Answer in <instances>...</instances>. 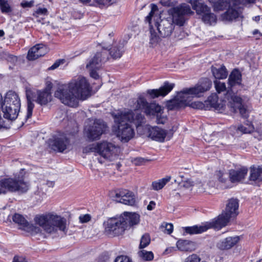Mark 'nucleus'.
I'll return each mask as SVG.
<instances>
[{
    "mask_svg": "<svg viewBox=\"0 0 262 262\" xmlns=\"http://www.w3.org/2000/svg\"><path fill=\"white\" fill-rule=\"evenodd\" d=\"M45 17H40L39 19H37V21L38 23H40L42 25H44L45 24H47V25L49 24V21L45 20Z\"/></svg>",
    "mask_w": 262,
    "mask_h": 262,
    "instance_id": "e2e57ef3",
    "label": "nucleus"
},
{
    "mask_svg": "<svg viewBox=\"0 0 262 262\" xmlns=\"http://www.w3.org/2000/svg\"><path fill=\"white\" fill-rule=\"evenodd\" d=\"M150 243V237L148 234H144L141 237L139 245L140 249L146 247Z\"/></svg>",
    "mask_w": 262,
    "mask_h": 262,
    "instance_id": "ea45409f",
    "label": "nucleus"
},
{
    "mask_svg": "<svg viewBox=\"0 0 262 262\" xmlns=\"http://www.w3.org/2000/svg\"><path fill=\"white\" fill-rule=\"evenodd\" d=\"M177 247L182 251H191L195 248L194 243L188 240L179 239L177 243Z\"/></svg>",
    "mask_w": 262,
    "mask_h": 262,
    "instance_id": "2f4dec72",
    "label": "nucleus"
},
{
    "mask_svg": "<svg viewBox=\"0 0 262 262\" xmlns=\"http://www.w3.org/2000/svg\"><path fill=\"white\" fill-rule=\"evenodd\" d=\"M0 186L3 191L26 192L29 189V185L25 182L23 178H7L2 179L0 182Z\"/></svg>",
    "mask_w": 262,
    "mask_h": 262,
    "instance_id": "f8f14e48",
    "label": "nucleus"
},
{
    "mask_svg": "<svg viewBox=\"0 0 262 262\" xmlns=\"http://www.w3.org/2000/svg\"><path fill=\"white\" fill-rule=\"evenodd\" d=\"M239 201L237 199L231 198L228 201L225 210L219 215L217 219L212 222L213 228L220 229L227 225L231 221L233 220L238 215Z\"/></svg>",
    "mask_w": 262,
    "mask_h": 262,
    "instance_id": "6e6552de",
    "label": "nucleus"
},
{
    "mask_svg": "<svg viewBox=\"0 0 262 262\" xmlns=\"http://www.w3.org/2000/svg\"><path fill=\"white\" fill-rule=\"evenodd\" d=\"M4 35V32L3 30H0V37L3 36Z\"/></svg>",
    "mask_w": 262,
    "mask_h": 262,
    "instance_id": "774afa93",
    "label": "nucleus"
},
{
    "mask_svg": "<svg viewBox=\"0 0 262 262\" xmlns=\"http://www.w3.org/2000/svg\"><path fill=\"white\" fill-rule=\"evenodd\" d=\"M207 26L215 25L217 22V17H198Z\"/></svg>",
    "mask_w": 262,
    "mask_h": 262,
    "instance_id": "a19ab883",
    "label": "nucleus"
},
{
    "mask_svg": "<svg viewBox=\"0 0 262 262\" xmlns=\"http://www.w3.org/2000/svg\"><path fill=\"white\" fill-rule=\"evenodd\" d=\"M0 8L3 13L7 14H9L12 11L8 0H0Z\"/></svg>",
    "mask_w": 262,
    "mask_h": 262,
    "instance_id": "e433bc0d",
    "label": "nucleus"
},
{
    "mask_svg": "<svg viewBox=\"0 0 262 262\" xmlns=\"http://www.w3.org/2000/svg\"><path fill=\"white\" fill-rule=\"evenodd\" d=\"M115 262H132V260L126 256H119L115 259Z\"/></svg>",
    "mask_w": 262,
    "mask_h": 262,
    "instance_id": "8fccbe9b",
    "label": "nucleus"
},
{
    "mask_svg": "<svg viewBox=\"0 0 262 262\" xmlns=\"http://www.w3.org/2000/svg\"><path fill=\"white\" fill-rule=\"evenodd\" d=\"M191 105H192V107H193V108L202 109L205 106L206 104H205V103H203L200 102H195L194 103H192Z\"/></svg>",
    "mask_w": 262,
    "mask_h": 262,
    "instance_id": "5fc2aeb1",
    "label": "nucleus"
},
{
    "mask_svg": "<svg viewBox=\"0 0 262 262\" xmlns=\"http://www.w3.org/2000/svg\"><path fill=\"white\" fill-rule=\"evenodd\" d=\"M239 239L238 236L228 237L218 243L217 247L222 250L229 249L235 245Z\"/></svg>",
    "mask_w": 262,
    "mask_h": 262,
    "instance_id": "cd10ccee",
    "label": "nucleus"
},
{
    "mask_svg": "<svg viewBox=\"0 0 262 262\" xmlns=\"http://www.w3.org/2000/svg\"><path fill=\"white\" fill-rule=\"evenodd\" d=\"M233 104L232 107L235 112L239 111L240 114L243 118H247L248 117V112L247 110L242 104V99L238 96H234L232 98Z\"/></svg>",
    "mask_w": 262,
    "mask_h": 262,
    "instance_id": "393cba45",
    "label": "nucleus"
},
{
    "mask_svg": "<svg viewBox=\"0 0 262 262\" xmlns=\"http://www.w3.org/2000/svg\"><path fill=\"white\" fill-rule=\"evenodd\" d=\"M218 96L216 94H212L205 101L207 108H214L215 110H220L222 108V104L218 102Z\"/></svg>",
    "mask_w": 262,
    "mask_h": 262,
    "instance_id": "7c9ffc66",
    "label": "nucleus"
},
{
    "mask_svg": "<svg viewBox=\"0 0 262 262\" xmlns=\"http://www.w3.org/2000/svg\"><path fill=\"white\" fill-rule=\"evenodd\" d=\"M170 180V177L163 178L158 181L153 182L152 183V189L155 190L161 189Z\"/></svg>",
    "mask_w": 262,
    "mask_h": 262,
    "instance_id": "f704fd0d",
    "label": "nucleus"
},
{
    "mask_svg": "<svg viewBox=\"0 0 262 262\" xmlns=\"http://www.w3.org/2000/svg\"><path fill=\"white\" fill-rule=\"evenodd\" d=\"M83 152L85 154H88L90 152L98 153V144L97 145L92 144L85 147L83 149Z\"/></svg>",
    "mask_w": 262,
    "mask_h": 262,
    "instance_id": "79ce46f5",
    "label": "nucleus"
},
{
    "mask_svg": "<svg viewBox=\"0 0 262 262\" xmlns=\"http://www.w3.org/2000/svg\"><path fill=\"white\" fill-rule=\"evenodd\" d=\"M17 57L15 56H13L12 55H9L7 58L8 61L13 63H15L17 61Z\"/></svg>",
    "mask_w": 262,
    "mask_h": 262,
    "instance_id": "13d9d810",
    "label": "nucleus"
},
{
    "mask_svg": "<svg viewBox=\"0 0 262 262\" xmlns=\"http://www.w3.org/2000/svg\"><path fill=\"white\" fill-rule=\"evenodd\" d=\"M20 105L18 94L13 91H9L1 104L4 118L11 121L15 120L20 111Z\"/></svg>",
    "mask_w": 262,
    "mask_h": 262,
    "instance_id": "0eeeda50",
    "label": "nucleus"
},
{
    "mask_svg": "<svg viewBox=\"0 0 262 262\" xmlns=\"http://www.w3.org/2000/svg\"><path fill=\"white\" fill-rule=\"evenodd\" d=\"M211 85L212 82L209 78L201 79L194 87L186 88L178 92L175 99L168 103V108L171 110H174L188 105L190 96L199 97L202 93L209 90Z\"/></svg>",
    "mask_w": 262,
    "mask_h": 262,
    "instance_id": "7ed1b4c3",
    "label": "nucleus"
},
{
    "mask_svg": "<svg viewBox=\"0 0 262 262\" xmlns=\"http://www.w3.org/2000/svg\"><path fill=\"white\" fill-rule=\"evenodd\" d=\"M139 256L144 260H151L154 258V254L151 251H147L145 250H142L138 252Z\"/></svg>",
    "mask_w": 262,
    "mask_h": 262,
    "instance_id": "4c0bfd02",
    "label": "nucleus"
},
{
    "mask_svg": "<svg viewBox=\"0 0 262 262\" xmlns=\"http://www.w3.org/2000/svg\"><path fill=\"white\" fill-rule=\"evenodd\" d=\"M118 150V147L111 142L103 141L98 144V153L105 159L111 160L114 155H117Z\"/></svg>",
    "mask_w": 262,
    "mask_h": 262,
    "instance_id": "dca6fc26",
    "label": "nucleus"
},
{
    "mask_svg": "<svg viewBox=\"0 0 262 262\" xmlns=\"http://www.w3.org/2000/svg\"><path fill=\"white\" fill-rule=\"evenodd\" d=\"M248 172V169L242 167L237 170L231 169L229 171V178L232 183L239 182L243 180Z\"/></svg>",
    "mask_w": 262,
    "mask_h": 262,
    "instance_id": "b1692460",
    "label": "nucleus"
},
{
    "mask_svg": "<svg viewBox=\"0 0 262 262\" xmlns=\"http://www.w3.org/2000/svg\"><path fill=\"white\" fill-rule=\"evenodd\" d=\"M106 125L101 119L90 120L85 126L84 133L87 138L90 141L99 140L101 136L105 132Z\"/></svg>",
    "mask_w": 262,
    "mask_h": 262,
    "instance_id": "9b49d317",
    "label": "nucleus"
},
{
    "mask_svg": "<svg viewBox=\"0 0 262 262\" xmlns=\"http://www.w3.org/2000/svg\"><path fill=\"white\" fill-rule=\"evenodd\" d=\"M82 3H89L91 0H80ZM99 5L109 6L113 3L112 0H95Z\"/></svg>",
    "mask_w": 262,
    "mask_h": 262,
    "instance_id": "c03bdc74",
    "label": "nucleus"
},
{
    "mask_svg": "<svg viewBox=\"0 0 262 262\" xmlns=\"http://www.w3.org/2000/svg\"><path fill=\"white\" fill-rule=\"evenodd\" d=\"M13 262H26L25 259L23 257L17 256H14L13 258Z\"/></svg>",
    "mask_w": 262,
    "mask_h": 262,
    "instance_id": "052dcab7",
    "label": "nucleus"
},
{
    "mask_svg": "<svg viewBox=\"0 0 262 262\" xmlns=\"http://www.w3.org/2000/svg\"><path fill=\"white\" fill-rule=\"evenodd\" d=\"M34 4H35V1L34 0H31V1H23L21 3H20V6L24 8V9H28V8H32V7L34 6Z\"/></svg>",
    "mask_w": 262,
    "mask_h": 262,
    "instance_id": "a18cd8bd",
    "label": "nucleus"
},
{
    "mask_svg": "<svg viewBox=\"0 0 262 262\" xmlns=\"http://www.w3.org/2000/svg\"><path fill=\"white\" fill-rule=\"evenodd\" d=\"M213 227L212 222L208 225L202 226H193L191 227H186L183 228L185 232L189 234H200L207 231L209 228Z\"/></svg>",
    "mask_w": 262,
    "mask_h": 262,
    "instance_id": "a878e982",
    "label": "nucleus"
},
{
    "mask_svg": "<svg viewBox=\"0 0 262 262\" xmlns=\"http://www.w3.org/2000/svg\"><path fill=\"white\" fill-rule=\"evenodd\" d=\"M262 174V167L258 166L255 167L254 166L251 167L250 168V180L251 181H256L260 178V177Z\"/></svg>",
    "mask_w": 262,
    "mask_h": 262,
    "instance_id": "72a5a7b5",
    "label": "nucleus"
},
{
    "mask_svg": "<svg viewBox=\"0 0 262 262\" xmlns=\"http://www.w3.org/2000/svg\"><path fill=\"white\" fill-rule=\"evenodd\" d=\"M150 31L149 43L152 47L156 46L161 40L160 37L155 31V26H151L150 24H148Z\"/></svg>",
    "mask_w": 262,
    "mask_h": 262,
    "instance_id": "473e14b6",
    "label": "nucleus"
},
{
    "mask_svg": "<svg viewBox=\"0 0 262 262\" xmlns=\"http://www.w3.org/2000/svg\"><path fill=\"white\" fill-rule=\"evenodd\" d=\"M29 92L27 93V111L26 116V121L30 118L32 115L33 110L34 107V104L32 101H35L41 105H46L48 102L52 100L51 93L49 90H45L42 91H38L37 92V97H34L30 95Z\"/></svg>",
    "mask_w": 262,
    "mask_h": 262,
    "instance_id": "9d476101",
    "label": "nucleus"
},
{
    "mask_svg": "<svg viewBox=\"0 0 262 262\" xmlns=\"http://www.w3.org/2000/svg\"><path fill=\"white\" fill-rule=\"evenodd\" d=\"M145 22L155 26L161 37H167L171 35L175 25L183 26L185 19V17H145Z\"/></svg>",
    "mask_w": 262,
    "mask_h": 262,
    "instance_id": "20e7f679",
    "label": "nucleus"
},
{
    "mask_svg": "<svg viewBox=\"0 0 262 262\" xmlns=\"http://www.w3.org/2000/svg\"><path fill=\"white\" fill-rule=\"evenodd\" d=\"M148 137L152 140L163 142L167 135V132L158 126L148 128Z\"/></svg>",
    "mask_w": 262,
    "mask_h": 262,
    "instance_id": "aec40b11",
    "label": "nucleus"
},
{
    "mask_svg": "<svg viewBox=\"0 0 262 262\" xmlns=\"http://www.w3.org/2000/svg\"><path fill=\"white\" fill-rule=\"evenodd\" d=\"M128 112H132L134 115V120L129 121V122H134L137 126L141 125L144 122L145 119L144 115L140 113L135 115L132 111H128Z\"/></svg>",
    "mask_w": 262,
    "mask_h": 262,
    "instance_id": "58836bf2",
    "label": "nucleus"
},
{
    "mask_svg": "<svg viewBox=\"0 0 262 262\" xmlns=\"http://www.w3.org/2000/svg\"><path fill=\"white\" fill-rule=\"evenodd\" d=\"M136 109L144 110L147 116H156V121L158 124H164L166 121L165 117L161 116L160 113L162 110L161 107L155 103H148L142 96L138 97L136 102Z\"/></svg>",
    "mask_w": 262,
    "mask_h": 262,
    "instance_id": "1a4fd4ad",
    "label": "nucleus"
},
{
    "mask_svg": "<svg viewBox=\"0 0 262 262\" xmlns=\"http://www.w3.org/2000/svg\"><path fill=\"white\" fill-rule=\"evenodd\" d=\"M90 84L83 77H78L71 80L68 84L60 85L54 93L55 97L64 104L75 107L79 100H84L90 95Z\"/></svg>",
    "mask_w": 262,
    "mask_h": 262,
    "instance_id": "f257e3e1",
    "label": "nucleus"
},
{
    "mask_svg": "<svg viewBox=\"0 0 262 262\" xmlns=\"http://www.w3.org/2000/svg\"><path fill=\"white\" fill-rule=\"evenodd\" d=\"M193 13L190 7L186 4L172 8L168 11L169 15L171 16H183L185 15H192Z\"/></svg>",
    "mask_w": 262,
    "mask_h": 262,
    "instance_id": "6ab92c4d",
    "label": "nucleus"
},
{
    "mask_svg": "<svg viewBox=\"0 0 262 262\" xmlns=\"http://www.w3.org/2000/svg\"><path fill=\"white\" fill-rule=\"evenodd\" d=\"M234 4L232 0H222V1H218L213 4V9L215 11H219L226 9L228 7V9L225 12V16H240L242 12V9L236 5L231 6V4Z\"/></svg>",
    "mask_w": 262,
    "mask_h": 262,
    "instance_id": "4468645a",
    "label": "nucleus"
},
{
    "mask_svg": "<svg viewBox=\"0 0 262 262\" xmlns=\"http://www.w3.org/2000/svg\"><path fill=\"white\" fill-rule=\"evenodd\" d=\"M91 217L90 215L86 214L84 215H80L79 217V221L81 223H87L90 221Z\"/></svg>",
    "mask_w": 262,
    "mask_h": 262,
    "instance_id": "603ef678",
    "label": "nucleus"
},
{
    "mask_svg": "<svg viewBox=\"0 0 262 262\" xmlns=\"http://www.w3.org/2000/svg\"><path fill=\"white\" fill-rule=\"evenodd\" d=\"M115 123L118 125L117 135L121 138L122 142H127L134 136L133 128L127 122L134 120V115L132 112H119L112 114Z\"/></svg>",
    "mask_w": 262,
    "mask_h": 262,
    "instance_id": "423d86ee",
    "label": "nucleus"
},
{
    "mask_svg": "<svg viewBox=\"0 0 262 262\" xmlns=\"http://www.w3.org/2000/svg\"><path fill=\"white\" fill-rule=\"evenodd\" d=\"M214 84L215 89L219 93L225 91L226 89L225 83L224 82H221L216 80L214 81Z\"/></svg>",
    "mask_w": 262,
    "mask_h": 262,
    "instance_id": "37998d69",
    "label": "nucleus"
},
{
    "mask_svg": "<svg viewBox=\"0 0 262 262\" xmlns=\"http://www.w3.org/2000/svg\"><path fill=\"white\" fill-rule=\"evenodd\" d=\"M247 126L243 125H239L237 127V130L244 134H250L253 132L254 127L251 122L248 121L246 123Z\"/></svg>",
    "mask_w": 262,
    "mask_h": 262,
    "instance_id": "c9c22d12",
    "label": "nucleus"
},
{
    "mask_svg": "<svg viewBox=\"0 0 262 262\" xmlns=\"http://www.w3.org/2000/svg\"><path fill=\"white\" fill-rule=\"evenodd\" d=\"M150 11L147 16H154L158 14L159 9L158 6L155 4H151L150 5Z\"/></svg>",
    "mask_w": 262,
    "mask_h": 262,
    "instance_id": "49530a36",
    "label": "nucleus"
},
{
    "mask_svg": "<svg viewBox=\"0 0 262 262\" xmlns=\"http://www.w3.org/2000/svg\"><path fill=\"white\" fill-rule=\"evenodd\" d=\"M160 3L164 6H169L170 4V1L169 0H161Z\"/></svg>",
    "mask_w": 262,
    "mask_h": 262,
    "instance_id": "680f3d73",
    "label": "nucleus"
},
{
    "mask_svg": "<svg viewBox=\"0 0 262 262\" xmlns=\"http://www.w3.org/2000/svg\"><path fill=\"white\" fill-rule=\"evenodd\" d=\"M242 82V74L237 69L232 71L228 78V85L233 87L236 85H240Z\"/></svg>",
    "mask_w": 262,
    "mask_h": 262,
    "instance_id": "c756f323",
    "label": "nucleus"
},
{
    "mask_svg": "<svg viewBox=\"0 0 262 262\" xmlns=\"http://www.w3.org/2000/svg\"><path fill=\"white\" fill-rule=\"evenodd\" d=\"M212 73L215 79H225L228 75L226 67L222 66H212L211 68Z\"/></svg>",
    "mask_w": 262,
    "mask_h": 262,
    "instance_id": "c85d7f7f",
    "label": "nucleus"
},
{
    "mask_svg": "<svg viewBox=\"0 0 262 262\" xmlns=\"http://www.w3.org/2000/svg\"><path fill=\"white\" fill-rule=\"evenodd\" d=\"M165 230L167 234H170L173 231V225L172 224H167L165 226Z\"/></svg>",
    "mask_w": 262,
    "mask_h": 262,
    "instance_id": "4d7b16f0",
    "label": "nucleus"
},
{
    "mask_svg": "<svg viewBox=\"0 0 262 262\" xmlns=\"http://www.w3.org/2000/svg\"><path fill=\"white\" fill-rule=\"evenodd\" d=\"M144 159L141 158H138L135 159L136 164H141L144 161Z\"/></svg>",
    "mask_w": 262,
    "mask_h": 262,
    "instance_id": "0e129e2a",
    "label": "nucleus"
},
{
    "mask_svg": "<svg viewBox=\"0 0 262 262\" xmlns=\"http://www.w3.org/2000/svg\"><path fill=\"white\" fill-rule=\"evenodd\" d=\"M200 258L196 254H193L188 256L184 262H200Z\"/></svg>",
    "mask_w": 262,
    "mask_h": 262,
    "instance_id": "de8ad7c7",
    "label": "nucleus"
},
{
    "mask_svg": "<svg viewBox=\"0 0 262 262\" xmlns=\"http://www.w3.org/2000/svg\"><path fill=\"white\" fill-rule=\"evenodd\" d=\"M115 197L120 198L119 202L125 205L134 206L136 203L134 193L127 190H122L119 192H117Z\"/></svg>",
    "mask_w": 262,
    "mask_h": 262,
    "instance_id": "a211bd4d",
    "label": "nucleus"
},
{
    "mask_svg": "<svg viewBox=\"0 0 262 262\" xmlns=\"http://www.w3.org/2000/svg\"><path fill=\"white\" fill-rule=\"evenodd\" d=\"M124 222L121 216L108 219L104 223L105 232L112 236H118L122 234L126 229V223Z\"/></svg>",
    "mask_w": 262,
    "mask_h": 262,
    "instance_id": "ddd939ff",
    "label": "nucleus"
},
{
    "mask_svg": "<svg viewBox=\"0 0 262 262\" xmlns=\"http://www.w3.org/2000/svg\"><path fill=\"white\" fill-rule=\"evenodd\" d=\"M12 220L15 223L21 226L25 230H34L36 232H38L40 230L39 227H34L32 225H30L25 217L20 214L15 213L12 216Z\"/></svg>",
    "mask_w": 262,
    "mask_h": 262,
    "instance_id": "5701e85b",
    "label": "nucleus"
},
{
    "mask_svg": "<svg viewBox=\"0 0 262 262\" xmlns=\"http://www.w3.org/2000/svg\"><path fill=\"white\" fill-rule=\"evenodd\" d=\"M156 206V203L154 201H150L147 206V209L148 210H152Z\"/></svg>",
    "mask_w": 262,
    "mask_h": 262,
    "instance_id": "bf43d9fd",
    "label": "nucleus"
},
{
    "mask_svg": "<svg viewBox=\"0 0 262 262\" xmlns=\"http://www.w3.org/2000/svg\"><path fill=\"white\" fill-rule=\"evenodd\" d=\"M70 145V140L62 134L49 140V147L54 151L63 152Z\"/></svg>",
    "mask_w": 262,
    "mask_h": 262,
    "instance_id": "2eb2a0df",
    "label": "nucleus"
},
{
    "mask_svg": "<svg viewBox=\"0 0 262 262\" xmlns=\"http://www.w3.org/2000/svg\"><path fill=\"white\" fill-rule=\"evenodd\" d=\"M64 62V59H58L56 60L54 64L49 68V70H53L57 69L61 64L63 63Z\"/></svg>",
    "mask_w": 262,
    "mask_h": 262,
    "instance_id": "3c124183",
    "label": "nucleus"
},
{
    "mask_svg": "<svg viewBox=\"0 0 262 262\" xmlns=\"http://www.w3.org/2000/svg\"><path fill=\"white\" fill-rule=\"evenodd\" d=\"M121 216L126 223V228L128 226L137 225L140 221V215L136 213L124 212Z\"/></svg>",
    "mask_w": 262,
    "mask_h": 262,
    "instance_id": "bb28decb",
    "label": "nucleus"
},
{
    "mask_svg": "<svg viewBox=\"0 0 262 262\" xmlns=\"http://www.w3.org/2000/svg\"><path fill=\"white\" fill-rule=\"evenodd\" d=\"M46 185L49 187H53L54 185V182L53 181H47Z\"/></svg>",
    "mask_w": 262,
    "mask_h": 262,
    "instance_id": "69168bd1",
    "label": "nucleus"
},
{
    "mask_svg": "<svg viewBox=\"0 0 262 262\" xmlns=\"http://www.w3.org/2000/svg\"><path fill=\"white\" fill-rule=\"evenodd\" d=\"M46 52V47L42 44H38L31 48L28 51L27 58L34 60L43 56Z\"/></svg>",
    "mask_w": 262,
    "mask_h": 262,
    "instance_id": "4be33fe9",
    "label": "nucleus"
},
{
    "mask_svg": "<svg viewBox=\"0 0 262 262\" xmlns=\"http://www.w3.org/2000/svg\"><path fill=\"white\" fill-rule=\"evenodd\" d=\"M34 221L49 233L56 232L57 229L64 233L68 231L66 219L52 213L37 215L35 217Z\"/></svg>",
    "mask_w": 262,
    "mask_h": 262,
    "instance_id": "39448f33",
    "label": "nucleus"
},
{
    "mask_svg": "<svg viewBox=\"0 0 262 262\" xmlns=\"http://www.w3.org/2000/svg\"><path fill=\"white\" fill-rule=\"evenodd\" d=\"M216 175L219 180L221 182H225V179L223 178L224 173L221 171H218L216 172Z\"/></svg>",
    "mask_w": 262,
    "mask_h": 262,
    "instance_id": "6e6d98bb",
    "label": "nucleus"
},
{
    "mask_svg": "<svg viewBox=\"0 0 262 262\" xmlns=\"http://www.w3.org/2000/svg\"><path fill=\"white\" fill-rule=\"evenodd\" d=\"M259 33V31L258 30H255L253 32V35H256L257 34Z\"/></svg>",
    "mask_w": 262,
    "mask_h": 262,
    "instance_id": "338daca9",
    "label": "nucleus"
},
{
    "mask_svg": "<svg viewBox=\"0 0 262 262\" xmlns=\"http://www.w3.org/2000/svg\"><path fill=\"white\" fill-rule=\"evenodd\" d=\"M174 86V83L165 81L164 82L163 85L159 89L148 90L147 93L152 98H157L159 96L164 97L167 95L173 89Z\"/></svg>",
    "mask_w": 262,
    "mask_h": 262,
    "instance_id": "f3484780",
    "label": "nucleus"
},
{
    "mask_svg": "<svg viewBox=\"0 0 262 262\" xmlns=\"http://www.w3.org/2000/svg\"><path fill=\"white\" fill-rule=\"evenodd\" d=\"M124 51L123 42L114 43L110 49L102 48L101 51H98L91 58L86 65V68L90 72V76L95 79H98L99 76L97 71L99 70L103 64L105 63L110 58L113 59L120 58Z\"/></svg>",
    "mask_w": 262,
    "mask_h": 262,
    "instance_id": "f03ea898",
    "label": "nucleus"
},
{
    "mask_svg": "<svg viewBox=\"0 0 262 262\" xmlns=\"http://www.w3.org/2000/svg\"><path fill=\"white\" fill-rule=\"evenodd\" d=\"M35 13L37 15H48V10L45 8L41 7H37L36 9L34 11Z\"/></svg>",
    "mask_w": 262,
    "mask_h": 262,
    "instance_id": "09e8293b",
    "label": "nucleus"
},
{
    "mask_svg": "<svg viewBox=\"0 0 262 262\" xmlns=\"http://www.w3.org/2000/svg\"><path fill=\"white\" fill-rule=\"evenodd\" d=\"M220 20L225 24L230 23L233 21H235L237 17H219Z\"/></svg>",
    "mask_w": 262,
    "mask_h": 262,
    "instance_id": "864d4df0",
    "label": "nucleus"
},
{
    "mask_svg": "<svg viewBox=\"0 0 262 262\" xmlns=\"http://www.w3.org/2000/svg\"><path fill=\"white\" fill-rule=\"evenodd\" d=\"M189 3L191 4L193 9L195 10L198 15L211 16L210 9L207 5L200 3L198 0H190Z\"/></svg>",
    "mask_w": 262,
    "mask_h": 262,
    "instance_id": "412c9836",
    "label": "nucleus"
}]
</instances>
